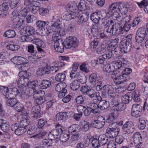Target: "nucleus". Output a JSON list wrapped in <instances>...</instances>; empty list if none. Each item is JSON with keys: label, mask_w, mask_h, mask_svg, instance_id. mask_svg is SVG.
Instances as JSON below:
<instances>
[{"label": "nucleus", "mask_w": 148, "mask_h": 148, "mask_svg": "<svg viewBox=\"0 0 148 148\" xmlns=\"http://www.w3.org/2000/svg\"><path fill=\"white\" fill-rule=\"evenodd\" d=\"M49 23L48 21L39 20L36 21V25L38 28L37 30V34L41 36H48L52 32L51 26L48 25Z\"/></svg>", "instance_id": "nucleus-3"}, {"label": "nucleus", "mask_w": 148, "mask_h": 148, "mask_svg": "<svg viewBox=\"0 0 148 148\" xmlns=\"http://www.w3.org/2000/svg\"><path fill=\"white\" fill-rule=\"evenodd\" d=\"M122 128L126 132L129 134L132 133L135 130V127L134 124L131 121L126 122L122 127Z\"/></svg>", "instance_id": "nucleus-22"}, {"label": "nucleus", "mask_w": 148, "mask_h": 148, "mask_svg": "<svg viewBox=\"0 0 148 148\" xmlns=\"http://www.w3.org/2000/svg\"><path fill=\"white\" fill-rule=\"evenodd\" d=\"M38 84V81L36 80H34L31 82L30 83L29 82L28 84V85L26 86L24 88H25L26 87H28L29 88V92H37L36 89L37 87Z\"/></svg>", "instance_id": "nucleus-30"}, {"label": "nucleus", "mask_w": 148, "mask_h": 148, "mask_svg": "<svg viewBox=\"0 0 148 148\" xmlns=\"http://www.w3.org/2000/svg\"><path fill=\"white\" fill-rule=\"evenodd\" d=\"M96 51L98 54L102 53L105 51L106 52V53H108L107 47H106L105 44L101 45L100 47L97 49Z\"/></svg>", "instance_id": "nucleus-51"}, {"label": "nucleus", "mask_w": 148, "mask_h": 148, "mask_svg": "<svg viewBox=\"0 0 148 148\" xmlns=\"http://www.w3.org/2000/svg\"><path fill=\"white\" fill-rule=\"evenodd\" d=\"M52 22H54L53 24L50 26L52 32L60 28L61 23L60 21V17L58 15H56L53 16Z\"/></svg>", "instance_id": "nucleus-20"}, {"label": "nucleus", "mask_w": 148, "mask_h": 148, "mask_svg": "<svg viewBox=\"0 0 148 148\" xmlns=\"http://www.w3.org/2000/svg\"><path fill=\"white\" fill-rule=\"evenodd\" d=\"M26 131L25 128L19 125L15 133L17 135H20L23 134Z\"/></svg>", "instance_id": "nucleus-56"}, {"label": "nucleus", "mask_w": 148, "mask_h": 148, "mask_svg": "<svg viewBox=\"0 0 148 148\" xmlns=\"http://www.w3.org/2000/svg\"><path fill=\"white\" fill-rule=\"evenodd\" d=\"M10 3L8 2L3 3L0 5V15H2L3 17L7 16L9 14Z\"/></svg>", "instance_id": "nucleus-23"}, {"label": "nucleus", "mask_w": 148, "mask_h": 148, "mask_svg": "<svg viewBox=\"0 0 148 148\" xmlns=\"http://www.w3.org/2000/svg\"><path fill=\"white\" fill-rule=\"evenodd\" d=\"M22 70L18 74L19 78L17 82L18 88L21 90L24 89L29 82L30 73L26 71Z\"/></svg>", "instance_id": "nucleus-6"}, {"label": "nucleus", "mask_w": 148, "mask_h": 148, "mask_svg": "<svg viewBox=\"0 0 148 148\" xmlns=\"http://www.w3.org/2000/svg\"><path fill=\"white\" fill-rule=\"evenodd\" d=\"M36 20V16L33 15L28 14L26 17V21L27 23L33 22Z\"/></svg>", "instance_id": "nucleus-64"}, {"label": "nucleus", "mask_w": 148, "mask_h": 148, "mask_svg": "<svg viewBox=\"0 0 148 148\" xmlns=\"http://www.w3.org/2000/svg\"><path fill=\"white\" fill-rule=\"evenodd\" d=\"M70 138L69 134L64 132L60 134V140L62 142H65L67 141Z\"/></svg>", "instance_id": "nucleus-52"}, {"label": "nucleus", "mask_w": 148, "mask_h": 148, "mask_svg": "<svg viewBox=\"0 0 148 148\" xmlns=\"http://www.w3.org/2000/svg\"><path fill=\"white\" fill-rule=\"evenodd\" d=\"M66 86V84L64 82L59 83L56 86V90L59 92H67Z\"/></svg>", "instance_id": "nucleus-31"}, {"label": "nucleus", "mask_w": 148, "mask_h": 148, "mask_svg": "<svg viewBox=\"0 0 148 148\" xmlns=\"http://www.w3.org/2000/svg\"><path fill=\"white\" fill-rule=\"evenodd\" d=\"M112 17L109 18L108 21H106V25L108 27L106 28V29H107L106 32H109L110 34L112 35H116L119 33V32L124 30L123 29L122 26L120 24L114 23V21L112 20Z\"/></svg>", "instance_id": "nucleus-5"}, {"label": "nucleus", "mask_w": 148, "mask_h": 148, "mask_svg": "<svg viewBox=\"0 0 148 148\" xmlns=\"http://www.w3.org/2000/svg\"><path fill=\"white\" fill-rule=\"evenodd\" d=\"M26 7L21 11L18 14L17 10H14L12 13L13 16L12 20L13 22V27L14 28H18L20 27L25 22V16H26L28 8Z\"/></svg>", "instance_id": "nucleus-2"}, {"label": "nucleus", "mask_w": 148, "mask_h": 148, "mask_svg": "<svg viewBox=\"0 0 148 148\" xmlns=\"http://www.w3.org/2000/svg\"><path fill=\"white\" fill-rule=\"evenodd\" d=\"M66 9L67 12L78 16L79 12L77 9L76 3L75 2H71L68 4L66 6Z\"/></svg>", "instance_id": "nucleus-15"}, {"label": "nucleus", "mask_w": 148, "mask_h": 148, "mask_svg": "<svg viewBox=\"0 0 148 148\" xmlns=\"http://www.w3.org/2000/svg\"><path fill=\"white\" fill-rule=\"evenodd\" d=\"M61 38V37L58 31H56L53 33L52 39L54 42H59Z\"/></svg>", "instance_id": "nucleus-55"}, {"label": "nucleus", "mask_w": 148, "mask_h": 148, "mask_svg": "<svg viewBox=\"0 0 148 148\" xmlns=\"http://www.w3.org/2000/svg\"><path fill=\"white\" fill-rule=\"evenodd\" d=\"M115 72L117 74L121 71L123 66L126 65L127 61L125 59L122 58L121 60H118L113 61L112 62Z\"/></svg>", "instance_id": "nucleus-14"}, {"label": "nucleus", "mask_w": 148, "mask_h": 148, "mask_svg": "<svg viewBox=\"0 0 148 148\" xmlns=\"http://www.w3.org/2000/svg\"><path fill=\"white\" fill-rule=\"evenodd\" d=\"M136 3L140 8L144 7V10L146 13L148 14V1L147 0H143L140 3L136 2Z\"/></svg>", "instance_id": "nucleus-39"}, {"label": "nucleus", "mask_w": 148, "mask_h": 148, "mask_svg": "<svg viewBox=\"0 0 148 148\" xmlns=\"http://www.w3.org/2000/svg\"><path fill=\"white\" fill-rule=\"evenodd\" d=\"M105 123L104 118L101 116H99L97 119L93 121L91 123L92 126L96 128L100 129L103 127Z\"/></svg>", "instance_id": "nucleus-19"}, {"label": "nucleus", "mask_w": 148, "mask_h": 148, "mask_svg": "<svg viewBox=\"0 0 148 148\" xmlns=\"http://www.w3.org/2000/svg\"><path fill=\"white\" fill-rule=\"evenodd\" d=\"M78 41L77 38L73 36H69L65 39L63 42V44L67 49L72 47L75 48L78 45Z\"/></svg>", "instance_id": "nucleus-11"}, {"label": "nucleus", "mask_w": 148, "mask_h": 148, "mask_svg": "<svg viewBox=\"0 0 148 148\" xmlns=\"http://www.w3.org/2000/svg\"><path fill=\"white\" fill-rule=\"evenodd\" d=\"M119 130H111L107 129L106 131V133L107 136L110 138L116 137L119 133Z\"/></svg>", "instance_id": "nucleus-36"}, {"label": "nucleus", "mask_w": 148, "mask_h": 148, "mask_svg": "<svg viewBox=\"0 0 148 148\" xmlns=\"http://www.w3.org/2000/svg\"><path fill=\"white\" fill-rule=\"evenodd\" d=\"M132 34H130L125 37V39L122 40L120 42V47L124 49V53H127L131 49L132 38Z\"/></svg>", "instance_id": "nucleus-9"}, {"label": "nucleus", "mask_w": 148, "mask_h": 148, "mask_svg": "<svg viewBox=\"0 0 148 148\" xmlns=\"http://www.w3.org/2000/svg\"><path fill=\"white\" fill-rule=\"evenodd\" d=\"M122 88H123L122 87H121L120 88H116L114 86L112 87L110 85H106L103 87V90L105 92H118Z\"/></svg>", "instance_id": "nucleus-29"}, {"label": "nucleus", "mask_w": 148, "mask_h": 148, "mask_svg": "<svg viewBox=\"0 0 148 148\" xmlns=\"http://www.w3.org/2000/svg\"><path fill=\"white\" fill-rule=\"evenodd\" d=\"M98 104V108L102 110H104L107 108L110 105V103L108 101L105 100H101L99 101Z\"/></svg>", "instance_id": "nucleus-43"}, {"label": "nucleus", "mask_w": 148, "mask_h": 148, "mask_svg": "<svg viewBox=\"0 0 148 148\" xmlns=\"http://www.w3.org/2000/svg\"><path fill=\"white\" fill-rule=\"evenodd\" d=\"M80 83L77 80H74L70 84V88L73 90H77L79 87Z\"/></svg>", "instance_id": "nucleus-48"}, {"label": "nucleus", "mask_w": 148, "mask_h": 148, "mask_svg": "<svg viewBox=\"0 0 148 148\" xmlns=\"http://www.w3.org/2000/svg\"><path fill=\"white\" fill-rule=\"evenodd\" d=\"M99 34L98 27L97 26H93L91 29L88 32V34H87L90 38H92V36H97Z\"/></svg>", "instance_id": "nucleus-33"}, {"label": "nucleus", "mask_w": 148, "mask_h": 148, "mask_svg": "<svg viewBox=\"0 0 148 148\" xmlns=\"http://www.w3.org/2000/svg\"><path fill=\"white\" fill-rule=\"evenodd\" d=\"M35 31L34 28L31 26L24 27L20 31V33L22 35H27L29 36L32 35Z\"/></svg>", "instance_id": "nucleus-26"}, {"label": "nucleus", "mask_w": 148, "mask_h": 148, "mask_svg": "<svg viewBox=\"0 0 148 148\" xmlns=\"http://www.w3.org/2000/svg\"><path fill=\"white\" fill-rule=\"evenodd\" d=\"M18 62V68L19 70H25L27 68L29 61L26 58L19 56Z\"/></svg>", "instance_id": "nucleus-21"}, {"label": "nucleus", "mask_w": 148, "mask_h": 148, "mask_svg": "<svg viewBox=\"0 0 148 148\" xmlns=\"http://www.w3.org/2000/svg\"><path fill=\"white\" fill-rule=\"evenodd\" d=\"M3 95L6 98L8 99L7 101L8 106L13 107L18 103L17 100L14 98L15 95L13 93H4Z\"/></svg>", "instance_id": "nucleus-17"}, {"label": "nucleus", "mask_w": 148, "mask_h": 148, "mask_svg": "<svg viewBox=\"0 0 148 148\" xmlns=\"http://www.w3.org/2000/svg\"><path fill=\"white\" fill-rule=\"evenodd\" d=\"M62 132V126L59 125H57L56 129L52 130L48 135V139H45L42 140L43 145L47 147L51 146L52 144V140L58 138V136Z\"/></svg>", "instance_id": "nucleus-4"}, {"label": "nucleus", "mask_w": 148, "mask_h": 148, "mask_svg": "<svg viewBox=\"0 0 148 148\" xmlns=\"http://www.w3.org/2000/svg\"><path fill=\"white\" fill-rule=\"evenodd\" d=\"M111 17L109 11L106 12L104 10H101L97 12L93 13L90 16L91 20L96 24L98 23L101 19L104 22V21L108 20Z\"/></svg>", "instance_id": "nucleus-7"}, {"label": "nucleus", "mask_w": 148, "mask_h": 148, "mask_svg": "<svg viewBox=\"0 0 148 148\" xmlns=\"http://www.w3.org/2000/svg\"><path fill=\"white\" fill-rule=\"evenodd\" d=\"M83 93L84 95H87L91 98H93V100L94 102H95V101L96 100H97L98 101H100L102 99V98L99 95H96L95 93H93L92 94L91 93Z\"/></svg>", "instance_id": "nucleus-53"}, {"label": "nucleus", "mask_w": 148, "mask_h": 148, "mask_svg": "<svg viewBox=\"0 0 148 148\" xmlns=\"http://www.w3.org/2000/svg\"><path fill=\"white\" fill-rule=\"evenodd\" d=\"M79 68L81 70L85 73H88L89 72L90 67L86 62L82 63L80 65Z\"/></svg>", "instance_id": "nucleus-49"}, {"label": "nucleus", "mask_w": 148, "mask_h": 148, "mask_svg": "<svg viewBox=\"0 0 148 148\" xmlns=\"http://www.w3.org/2000/svg\"><path fill=\"white\" fill-rule=\"evenodd\" d=\"M103 70L104 72L107 73H113L114 74H116L117 73L115 72L114 68L112 63L110 64H105L103 67Z\"/></svg>", "instance_id": "nucleus-35"}, {"label": "nucleus", "mask_w": 148, "mask_h": 148, "mask_svg": "<svg viewBox=\"0 0 148 148\" xmlns=\"http://www.w3.org/2000/svg\"><path fill=\"white\" fill-rule=\"evenodd\" d=\"M78 10L81 11H83L85 10H88L90 9L89 7L87 5V3L84 0H81L78 6Z\"/></svg>", "instance_id": "nucleus-38"}, {"label": "nucleus", "mask_w": 148, "mask_h": 148, "mask_svg": "<svg viewBox=\"0 0 148 148\" xmlns=\"http://www.w3.org/2000/svg\"><path fill=\"white\" fill-rule=\"evenodd\" d=\"M32 42L37 45L36 48L42 49L41 48H44L45 47V45L44 42L41 40L37 38L34 39L32 41Z\"/></svg>", "instance_id": "nucleus-40"}, {"label": "nucleus", "mask_w": 148, "mask_h": 148, "mask_svg": "<svg viewBox=\"0 0 148 148\" xmlns=\"http://www.w3.org/2000/svg\"><path fill=\"white\" fill-rule=\"evenodd\" d=\"M119 41V39L118 38L112 40L107 47L108 52L109 53L111 52L113 54V52H114L116 55H119L123 53H124V49L120 47V43L119 47H118Z\"/></svg>", "instance_id": "nucleus-8"}, {"label": "nucleus", "mask_w": 148, "mask_h": 148, "mask_svg": "<svg viewBox=\"0 0 148 148\" xmlns=\"http://www.w3.org/2000/svg\"><path fill=\"white\" fill-rule=\"evenodd\" d=\"M28 114V113L26 111L25 113L22 114L18 116L17 119L18 121L20 122L19 125L25 128L29 124L30 121L27 119V116Z\"/></svg>", "instance_id": "nucleus-16"}, {"label": "nucleus", "mask_w": 148, "mask_h": 148, "mask_svg": "<svg viewBox=\"0 0 148 148\" xmlns=\"http://www.w3.org/2000/svg\"><path fill=\"white\" fill-rule=\"evenodd\" d=\"M94 102L90 103L88 104V107L91 109L93 113H97L99 111L98 105Z\"/></svg>", "instance_id": "nucleus-45"}, {"label": "nucleus", "mask_w": 148, "mask_h": 148, "mask_svg": "<svg viewBox=\"0 0 148 148\" xmlns=\"http://www.w3.org/2000/svg\"><path fill=\"white\" fill-rule=\"evenodd\" d=\"M20 48V47L16 45L10 44L6 46V48L12 51L17 50Z\"/></svg>", "instance_id": "nucleus-58"}, {"label": "nucleus", "mask_w": 148, "mask_h": 148, "mask_svg": "<svg viewBox=\"0 0 148 148\" xmlns=\"http://www.w3.org/2000/svg\"><path fill=\"white\" fill-rule=\"evenodd\" d=\"M49 9L47 8L44 7H40L39 10V13L41 16H45L49 12Z\"/></svg>", "instance_id": "nucleus-61"}, {"label": "nucleus", "mask_w": 148, "mask_h": 148, "mask_svg": "<svg viewBox=\"0 0 148 148\" xmlns=\"http://www.w3.org/2000/svg\"><path fill=\"white\" fill-rule=\"evenodd\" d=\"M92 146L95 148H98L101 145V144L98 139L97 138H94L92 141Z\"/></svg>", "instance_id": "nucleus-62"}, {"label": "nucleus", "mask_w": 148, "mask_h": 148, "mask_svg": "<svg viewBox=\"0 0 148 148\" xmlns=\"http://www.w3.org/2000/svg\"><path fill=\"white\" fill-rule=\"evenodd\" d=\"M113 55V53L111 52L109 53L108 52V53H106L104 54L99 57L98 60L100 64H103L104 62L106 59H108L111 58Z\"/></svg>", "instance_id": "nucleus-32"}, {"label": "nucleus", "mask_w": 148, "mask_h": 148, "mask_svg": "<svg viewBox=\"0 0 148 148\" xmlns=\"http://www.w3.org/2000/svg\"><path fill=\"white\" fill-rule=\"evenodd\" d=\"M131 17L130 15L121 16L120 21H117L119 22V24L122 26L124 31H127L131 27Z\"/></svg>", "instance_id": "nucleus-12"}, {"label": "nucleus", "mask_w": 148, "mask_h": 148, "mask_svg": "<svg viewBox=\"0 0 148 148\" xmlns=\"http://www.w3.org/2000/svg\"><path fill=\"white\" fill-rule=\"evenodd\" d=\"M68 116L66 112H61L58 113L56 116V119L57 121L64 120Z\"/></svg>", "instance_id": "nucleus-46"}, {"label": "nucleus", "mask_w": 148, "mask_h": 148, "mask_svg": "<svg viewBox=\"0 0 148 148\" xmlns=\"http://www.w3.org/2000/svg\"><path fill=\"white\" fill-rule=\"evenodd\" d=\"M93 89L91 87L86 85L82 86L80 89V91L82 92H93Z\"/></svg>", "instance_id": "nucleus-59"}, {"label": "nucleus", "mask_w": 148, "mask_h": 148, "mask_svg": "<svg viewBox=\"0 0 148 148\" xmlns=\"http://www.w3.org/2000/svg\"><path fill=\"white\" fill-rule=\"evenodd\" d=\"M107 94H108V98H113L111 101V104L113 106L112 108H115L120 103L118 99H116L118 98V95H116V93H107Z\"/></svg>", "instance_id": "nucleus-25"}, {"label": "nucleus", "mask_w": 148, "mask_h": 148, "mask_svg": "<svg viewBox=\"0 0 148 148\" xmlns=\"http://www.w3.org/2000/svg\"><path fill=\"white\" fill-rule=\"evenodd\" d=\"M98 140L99 141H100V144L103 145L106 143L108 140V137L105 134H101L99 136Z\"/></svg>", "instance_id": "nucleus-54"}, {"label": "nucleus", "mask_w": 148, "mask_h": 148, "mask_svg": "<svg viewBox=\"0 0 148 148\" xmlns=\"http://www.w3.org/2000/svg\"><path fill=\"white\" fill-rule=\"evenodd\" d=\"M82 129L83 132L87 131L89 128L90 124L89 122L85 121H82Z\"/></svg>", "instance_id": "nucleus-60"}, {"label": "nucleus", "mask_w": 148, "mask_h": 148, "mask_svg": "<svg viewBox=\"0 0 148 148\" xmlns=\"http://www.w3.org/2000/svg\"><path fill=\"white\" fill-rule=\"evenodd\" d=\"M45 93H34L33 95V97L35 99V102L38 104H41L45 101L44 95Z\"/></svg>", "instance_id": "nucleus-28"}, {"label": "nucleus", "mask_w": 148, "mask_h": 148, "mask_svg": "<svg viewBox=\"0 0 148 148\" xmlns=\"http://www.w3.org/2000/svg\"><path fill=\"white\" fill-rule=\"evenodd\" d=\"M109 14L111 17L114 20L120 21L121 14L125 15L128 12L127 8L124 4L120 3H114L109 5Z\"/></svg>", "instance_id": "nucleus-1"}, {"label": "nucleus", "mask_w": 148, "mask_h": 148, "mask_svg": "<svg viewBox=\"0 0 148 148\" xmlns=\"http://www.w3.org/2000/svg\"><path fill=\"white\" fill-rule=\"evenodd\" d=\"M81 127L77 124H74L71 125L68 129L69 133L78 132L80 130Z\"/></svg>", "instance_id": "nucleus-41"}, {"label": "nucleus", "mask_w": 148, "mask_h": 148, "mask_svg": "<svg viewBox=\"0 0 148 148\" xmlns=\"http://www.w3.org/2000/svg\"><path fill=\"white\" fill-rule=\"evenodd\" d=\"M38 51L34 52L29 56V59L30 60L32 59L36 60L43 57L45 55V52L42 49L38 48Z\"/></svg>", "instance_id": "nucleus-18"}, {"label": "nucleus", "mask_w": 148, "mask_h": 148, "mask_svg": "<svg viewBox=\"0 0 148 148\" xmlns=\"http://www.w3.org/2000/svg\"><path fill=\"white\" fill-rule=\"evenodd\" d=\"M147 30L144 27H141L138 29L136 33L135 39L136 41L138 43L142 42L145 39L148 40Z\"/></svg>", "instance_id": "nucleus-13"}, {"label": "nucleus", "mask_w": 148, "mask_h": 148, "mask_svg": "<svg viewBox=\"0 0 148 148\" xmlns=\"http://www.w3.org/2000/svg\"><path fill=\"white\" fill-rule=\"evenodd\" d=\"M24 4L26 5H30L29 11L32 14H35L39 11L40 4L39 2L33 0H25Z\"/></svg>", "instance_id": "nucleus-10"}, {"label": "nucleus", "mask_w": 148, "mask_h": 148, "mask_svg": "<svg viewBox=\"0 0 148 148\" xmlns=\"http://www.w3.org/2000/svg\"><path fill=\"white\" fill-rule=\"evenodd\" d=\"M95 73H93L90 75L89 77V82L93 86H95L97 83L99 81Z\"/></svg>", "instance_id": "nucleus-34"}, {"label": "nucleus", "mask_w": 148, "mask_h": 148, "mask_svg": "<svg viewBox=\"0 0 148 148\" xmlns=\"http://www.w3.org/2000/svg\"><path fill=\"white\" fill-rule=\"evenodd\" d=\"M50 84V82L49 81L47 80H44L42 81L39 86L41 89H45L47 88Z\"/></svg>", "instance_id": "nucleus-50"}, {"label": "nucleus", "mask_w": 148, "mask_h": 148, "mask_svg": "<svg viewBox=\"0 0 148 148\" xmlns=\"http://www.w3.org/2000/svg\"><path fill=\"white\" fill-rule=\"evenodd\" d=\"M66 78V75L64 73H58L55 76L56 80L58 82L64 81Z\"/></svg>", "instance_id": "nucleus-47"}, {"label": "nucleus", "mask_w": 148, "mask_h": 148, "mask_svg": "<svg viewBox=\"0 0 148 148\" xmlns=\"http://www.w3.org/2000/svg\"><path fill=\"white\" fill-rule=\"evenodd\" d=\"M79 16L77 22L78 24H81L87 21L89 16V13L87 11L83 12L80 14L79 13V15L77 17Z\"/></svg>", "instance_id": "nucleus-27"}, {"label": "nucleus", "mask_w": 148, "mask_h": 148, "mask_svg": "<svg viewBox=\"0 0 148 148\" xmlns=\"http://www.w3.org/2000/svg\"><path fill=\"white\" fill-rule=\"evenodd\" d=\"M112 109L113 110V111L109 115L110 116V119L111 120L116 119L119 115V112L117 110L113 109V108H112Z\"/></svg>", "instance_id": "nucleus-63"}, {"label": "nucleus", "mask_w": 148, "mask_h": 148, "mask_svg": "<svg viewBox=\"0 0 148 148\" xmlns=\"http://www.w3.org/2000/svg\"><path fill=\"white\" fill-rule=\"evenodd\" d=\"M78 16L73 14L71 13L67 12L63 13L62 14V19L65 21H69L71 19H75Z\"/></svg>", "instance_id": "nucleus-37"}, {"label": "nucleus", "mask_w": 148, "mask_h": 148, "mask_svg": "<svg viewBox=\"0 0 148 148\" xmlns=\"http://www.w3.org/2000/svg\"><path fill=\"white\" fill-rule=\"evenodd\" d=\"M16 35L14 31L12 30H8L6 31L4 34V36L8 38H13Z\"/></svg>", "instance_id": "nucleus-57"}, {"label": "nucleus", "mask_w": 148, "mask_h": 148, "mask_svg": "<svg viewBox=\"0 0 148 148\" xmlns=\"http://www.w3.org/2000/svg\"><path fill=\"white\" fill-rule=\"evenodd\" d=\"M128 78V76H124V75H120L116 76L113 79V81L116 85L123 84L126 82Z\"/></svg>", "instance_id": "nucleus-24"}, {"label": "nucleus", "mask_w": 148, "mask_h": 148, "mask_svg": "<svg viewBox=\"0 0 148 148\" xmlns=\"http://www.w3.org/2000/svg\"><path fill=\"white\" fill-rule=\"evenodd\" d=\"M62 44H60L59 42H55L54 43V47L55 51L58 53H62L64 51V46L63 44V42Z\"/></svg>", "instance_id": "nucleus-42"}, {"label": "nucleus", "mask_w": 148, "mask_h": 148, "mask_svg": "<svg viewBox=\"0 0 148 148\" xmlns=\"http://www.w3.org/2000/svg\"><path fill=\"white\" fill-rule=\"evenodd\" d=\"M134 142L138 144L141 143L142 137L140 133L139 132H136L134 133L132 137Z\"/></svg>", "instance_id": "nucleus-44"}]
</instances>
